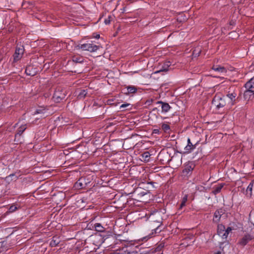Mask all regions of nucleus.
Returning <instances> with one entry per match:
<instances>
[{
	"instance_id": "obj_28",
	"label": "nucleus",
	"mask_w": 254,
	"mask_h": 254,
	"mask_svg": "<svg viewBox=\"0 0 254 254\" xmlns=\"http://www.w3.org/2000/svg\"><path fill=\"white\" fill-rule=\"evenodd\" d=\"M253 185H254V182L252 181L250 183L249 186H248V187L247 188V190H246L247 193L248 195H249L250 196L252 195V192Z\"/></svg>"
},
{
	"instance_id": "obj_25",
	"label": "nucleus",
	"mask_w": 254,
	"mask_h": 254,
	"mask_svg": "<svg viewBox=\"0 0 254 254\" xmlns=\"http://www.w3.org/2000/svg\"><path fill=\"white\" fill-rule=\"evenodd\" d=\"M60 242L59 238L57 236H54L52 238V241L50 242V245L52 247L57 246Z\"/></svg>"
},
{
	"instance_id": "obj_9",
	"label": "nucleus",
	"mask_w": 254,
	"mask_h": 254,
	"mask_svg": "<svg viewBox=\"0 0 254 254\" xmlns=\"http://www.w3.org/2000/svg\"><path fill=\"white\" fill-rule=\"evenodd\" d=\"M237 93L235 92H233V93H228L226 96H225L227 98H228L229 99V101L228 102V104H230L231 106H232L234 104V102L236 100V97L237 96Z\"/></svg>"
},
{
	"instance_id": "obj_16",
	"label": "nucleus",
	"mask_w": 254,
	"mask_h": 254,
	"mask_svg": "<svg viewBox=\"0 0 254 254\" xmlns=\"http://www.w3.org/2000/svg\"><path fill=\"white\" fill-rule=\"evenodd\" d=\"M224 213L222 209H218L215 211L214 214L213 221L218 222L221 218V215Z\"/></svg>"
},
{
	"instance_id": "obj_19",
	"label": "nucleus",
	"mask_w": 254,
	"mask_h": 254,
	"mask_svg": "<svg viewBox=\"0 0 254 254\" xmlns=\"http://www.w3.org/2000/svg\"><path fill=\"white\" fill-rule=\"evenodd\" d=\"M72 61L75 63L82 64L84 62V58L81 56L76 55L72 57Z\"/></svg>"
},
{
	"instance_id": "obj_17",
	"label": "nucleus",
	"mask_w": 254,
	"mask_h": 254,
	"mask_svg": "<svg viewBox=\"0 0 254 254\" xmlns=\"http://www.w3.org/2000/svg\"><path fill=\"white\" fill-rule=\"evenodd\" d=\"M124 93L126 95H128L129 93H134L137 91V88L134 86H128L127 87L126 89H124Z\"/></svg>"
},
{
	"instance_id": "obj_41",
	"label": "nucleus",
	"mask_w": 254,
	"mask_h": 254,
	"mask_svg": "<svg viewBox=\"0 0 254 254\" xmlns=\"http://www.w3.org/2000/svg\"><path fill=\"white\" fill-rule=\"evenodd\" d=\"M187 200H188V196H187V195H185L183 197V199H182V201H183V202H186H186H187Z\"/></svg>"
},
{
	"instance_id": "obj_47",
	"label": "nucleus",
	"mask_w": 254,
	"mask_h": 254,
	"mask_svg": "<svg viewBox=\"0 0 254 254\" xmlns=\"http://www.w3.org/2000/svg\"><path fill=\"white\" fill-rule=\"evenodd\" d=\"M128 1H133V0H128Z\"/></svg>"
},
{
	"instance_id": "obj_40",
	"label": "nucleus",
	"mask_w": 254,
	"mask_h": 254,
	"mask_svg": "<svg viewBox=\"0 0 254 254\" xmlns=\"http://www.w3.org/2000/svg\"><path fill=\"white\" fill-rule=\"evenodd\" d=\"M186 202L182 201L179 209H181L184 206L186 205Z\"/></svg>"
},
{
	"instance_id": "obj_36",
	"label": "nucleus",
	"mask_w": 254,
	"mask_h": 254,
	"mask_svg": "<svg viewBox=\"0 0 254 254\" xmlns=\"http://www.w3.org/2000/svg\"><path fill=\"white\" fill-rule=\"evenodd\" d=\"M111 18V16H109L107 18H106L105 19L104 23H105V24L108 25V24H109L110 23Z\"/></svg>"
},
{
	"instance_id": "obj_6",
	"label": "nucleus",
	"mask_w": 254,
	"mask_h": 254,
	"mask_svg": "<svg viewBox=\"0 0 254 254\" xmlns=\"http://www.w3.org/2000/svg\"><path fill=\"white\" fill-rule=\"evenodd\" d=\"M254 237L249 234H247L244 236V237L239 241L238 244L242 246H246L249 242L253 240Z\"/></svg>"
},
{
	"instance_id": "obj_31",
	"label": "nucleus",
	"mask_w": 254,
	"mask_h": 254,
	"mask_svg": "<svg viewBox=\"0 0 254 254\" xmlns=\"http://www.w3.org/2000/svg\"><path fill=\"white\" fill-rule=\"evenodd\" d=\"M235 24H236V21L234 20H231L229 22V25L223 28V30H226V29L230 30V29H231L232 28L230 27V26H234V25H235Z\"/></svg>"
},
{
	"instance_id": "obj_29",
	"label": "nucleus",
	"mask_w": 254,
	"mask_h": 254,
	"mask_svg": "<svg viewBox=\"0 0 254 254\" xmlns=\"http://www.w3.org/2000/svg\"><path fill=\"white\" fill-rule=\"evenodd\" d=\"M150 154L149 153V152L148 151H146V152H144L142 154V158L144 160V161H149V158H150Z\"/></svg>"
},
{
	"instance_id": "obj_38",
	"label": "nucleus",
	"mask_w": 254,
	"mask_h": 254,
	"mask_svg": "<svg viewBox=\"0 0 254 254\" xmlns=\"http://www.w3.org/2000/svg\"><path fill=\"white\" fill-rule=\"evenodd\" d=\"M229 233H228V232L226 231V230H225V231L224 232V233H223V235H222V238L223 239H226L227 237H228V235Z\"/></svg>"
},
{
	"instance_id": "obj_18",
	"label": "nucleus",
	"mask_w": 254,
	"mask_h": 254,
	"mask_svg": "<svg viewBox=\"0 0 254 254\" xmlns=\"http://www.w3.org/2000/svg\"><path fill=\"white\" fill-rule=\"evenodd\" d=\"M224 185L225 184L221 183L214 186L213 188L212 193L215 195L219 193L221 191L223 187H224Z\"/></svg>"
},
{
	"instance_id": "obj_23",
	"label": "nucleus",
	"mask_w": 254,
	"mask_h": 254,
	"mask_svg": "<svg viewBox=\"0 0 254 254\" xmlns=\"http://www.w3.org/2000/svg\"><path fill=\"white\" fill-rule=\"evenodd\" d=\"M134 193L136 194L138 196H143L147 194V190H143L140 188H137L134 191Z\"/></svg>"
},
{
	"instance_id": "obj_24",
	"label": "nucleus",
	"mask_w": 254,
	"mask_h": 254,
	"mask_svg": "<svg viewBox=\"0 0 254 254\" xmlns=\"http://www.w3.org/2000/svg\"><path fill=\"white\" fill-rule=\"evenodd\" d=\"M88 93L87 89H83L80 90L79 92L78 93L77 95V98L78 99H84L87 95Z\"/></svg>"
},
{
	"instance_id": "obj_3",
	"label": "nucleus",
	"mask_w": 254,
	"mask_h": 254,
	"mask_svg": "<svg viewBox=\"0 0 254 254\" xmlns=\"http://www.w3.org/2000/svg\"><path fill=\"white\" fill-rule=\"evenodd\" d=\"M66 95V91L59 87L56 89L53 98L55 102L60 103L65 98Z\"/></svg>"
},
{
	"instance_id": "obj_12",
	"label": "nucleus",
	"mask_w": 254,
	"mask_h": 254,
	"mask_svg": "<svg viewBox=\"0 0 254 254\" xmlns=\"http://www.w3.org/2000/svg\"><path fill=\"white\" fill-rule=\"evenodd\" d=\"M85 179L81 178L75 183L74 187L77 189H81L85 187Z\"/></svg>"
},
{
	"instance_id": "obj_27",
	"label": "nucleus",
	"mask_w": 254,
	"mask_h": 254,
	"mask_svg": "<svg viewBox=\"0 0 254 254\" xmlns=\"http://www.w3.org/2000/svg\"><path fill=\"white\" fill-rule=\"evenodd\" d=\"M225 227L222 224H219L217 226V234L222 237L223 233L225 231Z\"/></svg>"
},
{
	"instance_id": "obj_4",
	"label": "nucleus",
	"mask_w": 254,
	"mask_h": 254,
	"mask_svg": "<svg viewBox=\"0 0 254 254\" xmlns=\"http://www.w3.org/2000/svg\"><path fill=\"white\" fill-rule=\"evenodd\" d=\"M24 53V48L23 46L16 47L15 52L13 55V62H17L21 59Z\"/></svg>"
},
{
	"instance_id": "obj_46",
	"label": "nucleus",
	"mask_w": 254,
	"mask_h": 254,
	"mask_svg": "<svg viewBox=\"0 0 254 254\" xmlns=\"http://www.w3.org/2000/svg\"><path fill=\"white\" fill-rule=\"evenodd\" d=\"M156 109H157V108H154V109H153V111H155V110H156Z\"/></svg>"
},
{
	"instance_id": "obj_42",
	"label": "nucleus",
	"mask_w": 254,
	"mask_h": 254,
	"mask_svg": "<svg viewBox=\"0 0 254 254\" xmlns=\"http://www.w3.org/2000/svg\"><path fill=\"white\" fill-rule=\"evenodd\" d=\"M225 230H226V231L228 232V233H229L230 232H231L232 229L231 227H227V228L226 229H225Z\"/></svg>"
},
{
	"instance_id": "obj_26",
	"label": "nucleus",
	"mask_w": 254,
	"mask_h": 254,
	"mask_svg": "<svg viewBox=\"0 0 254 254\" xmlns=\"http://www.w3.org/2000/svg\"><path fill=\"white\" fill-rule=\"evenodd\" d=\"M201 52V47L198 46L193 50L192 54V56L194 58L197 57L199 56Z\"/></svg>"
},
{
	"instance_id": "obj_1",
	"label": "nucleus",
	"mask_w": 254,
	"mask_h": 254,
	"mask_svg": "<svg viewBox=\"0 0 254 254\" xmlns=\"http://www.w3.org/2000/svg\"><path fill=\"white\" fill-rule=\"evenodd\" d=\"M212 105L216 110H220L227 105L226 97L221 94H216L212 101Z\"/></svg>"
},
{
	"instance_id": "obj_33",
	"label": "nucleus",
	"mask_w": 254,
	"mask_h": 254,
	"mask_svg": "<svg viewBox=\"0 0 254 254\" xmlns=\"http://www.w3.org/2000/svg\"><path fill=\"white\" fill-rule=\"evenodd\" d=\"M128 107H131V105L129 103H125V104H122L120 107V109L121 110H122V111L124 110V109L126 108H127Z\"/></svg>"
},
{
	"instance_id": "obj_45",
	"label": "nucleus",
	"mask_w": 254,
	"mask_h": 254,
	"mask_svg": "<svg viewBox=\"0 0 254 254\" xmlns=\"http://www.w3.org/2000/svg\"><path fill=\"white\" fill-rule=\"evenodd\" d=\"M143 254H150V253L149 252V251H146L145 253H144Z\"/></svg>"
},
{
	"instance_id": "obj_34",
	"label": "nucleus",
	"mask_w": 254,
	"mask_h": 254,
	"mask_svg": "<svg viewBox=\"0 0 254 254\" xmlns=\"http://www.w3.org/2000/svg\"><path fill=\"white\" fill-rule=\"evenodd\" d=\"M46 112L45 109H37L34 113V114H44Z\"/></svg>"
},
{
	"instance_id": "obj_13",
	"label": "nucleus",
	"mask_w": 254,
	"mask_h": 254,
	"mask_svg": "<svg viewBox=\"0 0 254 254\" xmlns=\"http://www.w3.org/2000/svg\"><path fill=\"white\" fill-rule=\"evenodd\" d=\"M25 72L28 75L34 76L36 74L37 70L36 68H34L32 66L28 65L26 67Z\"/></svg>"
},
{
	"instance_id": "obj_43",
	"label": "nucleus",
	"mask_w": 254,
	"mask_h": 254,
	"mask_svg": "<svg viewBox=\"0 0 254 254\" xmlns=\"http://www.w3.org/2000/svg\"><path fill=\"white\" fill-rule=\"evenodd\" d=\"M94 37L96 39H99L100 38V35L96 34V35L94 36Z\"/></svg>"
},
{
	"instance_id": "obj_7",
	"label": "nucleus",
	"mask_w": 254,
	"mask_h": 254,
	"mask_svg": "<svg viewBox=\"0 0 254 254\" xmlns=\"http://www.w3.org/2000/svg\"><path fill=\"white\" fill-rule=\"evenodd\" d=\"M164 247V243H160L155 248L151 249L148 251L150 253V254H155L156 253H157V254H163L162 251Z\"/></svg>"
},
{
	"instance_id": "obj_39",
	"label": "nucleus",
	"mask_w": 254,
	"mask_h": 254,
	"mask_svg": "<svg viewBox=\"0 0 254 254\" xmlns=\"http://www.w3.org/2000/svg\"><path fill=\"white\" fill-rule=\"evenodd\" d=\"M196 189L198 190L202 191L204 189V187L201 186H196Z\"/></svg>"
},
{
	"instance_id": "obj_8",
	"label": "nucleus",
	"mask_w": 254,
	"mask_h": 254,
	"mask_svg": "<svg viewBox=\"0 0 254 254\" xmlns=\"http://www.w3.org/2000/svg\"><path fill=\"white\" fill-rule=\"evenodd\" d=\"M157 104H160L161 106L162 113H167L171 108V107L167 103L164 102L162 101H159L156 102Z\"/></svg>"
},
{
	"instance_id": "obj_21",
	"label": "nucleus",
	"mask_w": 254,
	"mask_h": 254,
	"mask_svg": "<svg viewBox=\"0 0 254 254\" xmlns=\"http://www.w3.org/2000/svg\"><path fill=\"white\" fill-rule=\"evenodd\" d=\"M26 129V124L22 125L20 127L18 128L17 132L15 135V137L16 138L18 136H20L22 133L25 131Z\"/></svg>"
},
{
	"instance_id": "obj_32",
	"label": "nucleus",
	"mask_w": 254,
	"mask_h": 254,
	"mask_svg": "<svg viewBox=\"0 0 254 254\" xmlns=\"http://www.w3.org/2000/svg\"><path fill=\"white\" fill-rule=\"evenodd\" d=\"M162 129L165 132H167L170 129V126L167 124L163 123L161 125Z\"/></svg>"
},
{
	"instance_id": "obj_20",
	"label": "nucleus",
	"mask_w": 254,
	"mask_h": 254,
	"mask_svg": "<svg viewBox=\"0 0 254 254\" xmlns=\"http://www.w3.org/2000/svg\"><path fill=\"white\" fill-rule=\"evenodd\" d=\"M94 228L96 231L99 232H104L105 231V228L99 223H96L94 224Z\"/></svg>"
},
{
	"instance_id": "obj_15",
	"label": "nucleus",
	"mask_w": 254,
	"mask_h": 254,
	"mask_svg": "<svg viewBox=\"0 0 254 254\" xmlns=\"http://www.w3.org/2000/svg\"><path fill=\"white\" fill-rule=\"evenodd\" d=\"M254 96V91L251 89H247L244 93V97L245 100L249 101Z\"/></svg>"
},
{
	"instance_id": "obj_37",
	"label": "nucleus",
	"mask_w": 254,
	"mask_h": 254,
	"mask_svg": "<svg viewBox=\"0 0 254 254\" xmlns=\"http://www.w3.org/2000/svg\"><path fill=\"white\" fill-rule=\"evenodd\" d=\"M13 178L12 179V180H14L15 181L16 180L18 179V177L16 176L14 174H11L9 175L8 177H7V178Z\"/></svg>"
},
{
	"instance_id": "obj_35",
	"label": "nucleus",
	"mask_w": 254,
	"mask_h": 254,
	"mask_svg": "<svg viewBox=\"0 0 254 254\" xmlns=\"http://www.w3.org/2000/svg\"><path fill=\"white\" fill-rule=\"evenodd\" d=\"M17 209V207L15 205H12L10 206L9 208V212H13L15 211Z\"/></svg>"
},
{
	"instance_id": "obj_5",
	"label": "nucleus",
	"mask_w": 254,
	"mask_h": 254,
	"mask_svg": "<svg viewBox=\"0 0 254 254\" xmlns=\"http://www.w3.org/2000/svg\"><path fill=\"white\" fill-rule=\"evenodd\" d=\"M194 168V165L192 163H189L185 166V168L182 171V175L184 177H189L191 175L192 172Z\"/></svg>"
},
{
	"instance_id": "obj_44",
	"label": "nucleus",
	"mask_w": 254,
	"mask_h": 254,
	"mask_svg": "<svg viewBox=\"0 0 254 254\" xmlns=\"http://www.w3.org/2000/svg\"><path fill=\"white\" fill-rule=\"evenodd\" d=\"M215 254H221V252L220 251H218L215 253Z\"/></svg>"
},
{
	"instance_id": "obj_22",
	"label": "nucleus",
	"mask_w": 254,
	"mask_h": 254,
	"mask_svg": "<svg viewBox=\"0 0 254 254\" xmlns=\"http://www.w3.org/2000/svg\"><path fill=\"white\" fill-rule=\"evenodd\" d=\"M245 87L247 89H251L254 88V76L251 78L246 84Z\"/></svg>"
},
{
	"instance_id": "obj_30",
	"label": "nucleus",
	"mask_w": 254,
	"mask_h": 254,
	"mask_svg": "<svg viewBox=\"0 0 254 254\" xmlns=\"http://www.w3.org/2000/svg\"><path fill=\"white\" fill-rule=\"evenodd\" d=\"M162 230V229L161 228V225H159L158 227H157L155 229L152 230V234L156 235L157 234H159L160 232H161Z\"/></svg>"
},
{
	"instance_id": "obj_11",
	"label": "nucleus",
	"mask_w": 254,
	"mask_h": 254,
	"mask_svg": "<svg viewBox=\"0 0 254 254\" xmlns=\"http://www.w3.org/2000/svg\"><path fill=\"white\" fill-rule=\"evenodd\" d=\"M212 69L220 73H226L227 71L225 67L220 65H214Z\"/></svg>"
},
{
	"instance_id": "obj_2",
	"label": "nucleus",
	"mask_w": 254,
	"mask_h": 254,
	"mask_svg": "<svg viewBox=\"0 0 254 254\" xmlns=\"http://www.w3.org/2000/svg\"><path fill=\"white\" fill-rule=\"evenodd\" d=\"M77 48L92 53L96 52L100 48V46L94 44L91 41L83 44H79L77 46Z\"/></svg>"
},
{
	"instance_id": "obj_10",
	"label": "nucleus",
	"mask_w": 254,
	"mask_h": 254,
	"mask_svg": "<svg viewBox=\"0 0 254 254\" xmlns=\"http://www.w3.org/2000/svg\"><path fill=\"white\" fill-rule=\"evenodd\" d=\"M187 142L188 144L184 148L185 152L186 153H189L195 148V146L194 145L192 144L190 141V139L189 138H188Z\"/></svg>"
},
{
	"instance_id": "obj_14",
	"label": "nucleus",
	"mask_w": 254,
	"mask_h": 254,
	"mask_svg": "<svg viewBox=\"0 0 254 254\" xmlns=\"http://www.w3.org/2000/svg\"><path fill=\"white\" fill-rule=\"evenodd\" d=\"M171 65V63L169 61H166L165 63H163V64L162 65L161 68L160 69L157 71H156V73H158L160 72H164V71H167L169 70V67Z\"/></svg>"
}]
</instances>
